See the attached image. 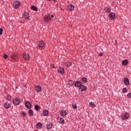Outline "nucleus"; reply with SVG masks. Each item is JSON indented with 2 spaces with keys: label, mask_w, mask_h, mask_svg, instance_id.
Returning <instances> with one entry per match:
<instances>
[{
  "label": "nucleus",
  "mask_w": 131,
  "mask_h": 131,
  "mask_svg": "<svg viewBox=\"0 0 131 131\" xmlns=\"http://www.w3.org/2000/svg\"><path fill=\"white\" fill-rule=\"evenodd\" d=\"M129 113L126 112L122 114L121 118L122 120H125L126 119H128V118H129Z\"/></svg>",
  "instance_id": "f257e3e1"
},
{
  "label": "nucleus",
  "mask_w": 131,
  "mask_h": 131,
  "mask_svg": "<svg viewBox=\"0 0 131 131\" xmlns=\"http://www.w3.org/2000/svg\"><path fill=\"white\" fill-rule=\"evenodd\" d=\"M87 89L88 88L86 86L81 84V86H80L79 90L80 92H84V91H86Z\"/></svg>",
  "instance_id": "f03ea898"
},
{
  "label": "nucleus",
  "mask_w": 131,
  "mask_h": 131,
  "mask_svg": "<svg viewBox=\"0 0 131 131\" xmlns=\"http://www.w3.org/2000/svg\"><path fill=\"white\" fill-rule=\"evenodd\" d=\"M13 7L15 9L19 8L20 7V2L19 1H16L13 3Z\"/></svg>",
  "instance_id": "7ed1b4c3"
},
{
  "label": "nucleus",
  "mask_w": 131,
  "mask_h": 131,
  "mask_svg": "<svg viewBox=\"0 0 131 131\" xmlns=\"http://www.w3.org/2000/svg\"><path fill=\"white\" fill-rule=\"evenodd\" d=\"M108 17L111 20H114L115 19V14L113 12H111L108 14Z\"/></svg>",
  "instance_id": "20e7f679"
},
{
  "label": "nucleus",
  "mask_w": 131,
  "mask_h": 131,
  "mask_svg": "<svg viewBox=\"0 0 131 131\" xmlns=\"http://www.w3.org/2000/svg\"><path fill=\"white\" fill-rule=\"evenodd\" d=\"M58 72L60 74H64V68H63V67H59V69H58Z\"/></svg>",
  "instance_id": "39448f33"
},
{
  "label": "nucleus",
  "mask_w": 131,
  "mask_h": 131,
  "mask_svg": "<svg viewBox=\"0 0 131 131\" xmlns=\"http://www.w3.org/2000/svg\"><path fill=\"white\" fill-rule=\"evenodd\" d=\"M20 103V100L18 98H15L13 99V104L14 105H18Z\"/></svg>",
  "instance_id": "423d86ee"
},
{
  "label": "nucleus",
  "mask_w": 131,
  "mask_h": 131,
  "mask_svg": "<svg viewBox=\"0 0 131 131\" xmlns=\"http://www.w3.org/2000/svg\"><path fill=\"white\" fill-rule=\"evenodd\" d=\"M53 127V123L50 122L47 124V129H51Z\"/></svg>",
  "instance_id": "0eeeda50"
},
{
  "label": "nucleus",
  "mask_w": 131,
  "mask_h": 131,
  "mask_svg": "<svg viewBox=\"0 0 131 131\" xmlns=\"http://www.w3.org/2000/svg\"><path fill=\"white\" fill-rule=\"evenodd\" d=\"M25 106L26 107V108H27L28 109H30L31 108V103H30V102L29 101H27L25 103Z\"/></svg>",
  "instance_id": "6e6552de"
},
{
  "label": "nucleus",
  "mask_w": 131,
  "mask_h": 131,
  "mask_svg": "<svg viewBox=\"0 0 131 131\" xmlns=\"http://www.w3.org/2000/svg\"><path fill=\"white\" fill-rule=\"evenodd\" d=\"M10 107H11L10 103L7 102L4 103V108H5V109H9Z\"/></svg>",
  "instance_id": "1a4fd4ad"
},
{
  "label": "nucleus",
  "mask_w": 131,
  "mask_h": 131,
  "mask_svg": "<svg viewBox=\"0 0 131 131\" xmlns=\"http://www.w3.org/2000/svg\"><path fill=\"white\" fill-rule=\"evenodd\" d=\"M124 83L125 84V85H129V79H128L127 78H125L124 79Z\"/></svg>",
  "instance_id": "9d476101"
},
{
  "label": "nucleus",
  "mask_w": 131,
  "mask_h": 131,
  "mask_svg": "<svg viewBox=\"0 0 131 131\" xmlns=\"http://www.w3.org/2000/svg\"><path fill=\"white\" fill-rule=\"evenodd\" d=\"M81 82L80 81H77L75 83V86L76 88H80L81 86Z\"/></svg>",
  "instance_id": "9b49d317"
},
{
  "label": "nucleus",
  "mask_w": 131,
  "mask_h": 131,
  "mask_svg": "<svg viewBox=\"0 0 131 131\" xmlns=\"http://www.w3.org/2000/svg\"><path fill=\"white\" fill-rule=\"evenodd\" d=\"M23 57L25 60H28V59H29V54H28V53H24Z\"/></svg>",
  "instance_id": "f8f14e48"
},
{
  "label": "nucleus",
  "mask_w": 131,
  "mask_h": 131,
  "mask_svg": "<svg viewBox=\"0 0 131 131\" xmlns=\"http://www.w3.org/2000/svg\"><path fill=\"white\" fill-rule=\"evenodd\" d=\"M50 20H51V17L50 16V15L46 16L44 18V22H49Z\"/></svg>",
  "instance_id": "ddd939ff"
},
{
  "label": "nucleus",
  "mask_w": 131,
  "mask_h": 131,
  "mask_svg": "<svg viewBox=\"0 0 131 131\" xmlns=\"http://www.w3.org/2000/svg\"><path fill=\"white\" fill-rule=\"evenodd\" d=\"M36 128L40 129L42 128V124L40 122H38L36 124Z\"/></svg>",
  "instance_id": "4468645a"
},
{
  "label": "nucleus",
  "mask_w": 131,
  "mask_h": 131,
  "mask_svg": "<svg viewBox=\"0 0 131 131\" xmlns=\"http://www.w3.org/2000/svg\"><path fill=\"white\" fill-rule=\"evenodd\" d=\"M35 90L37 92V93H39V92L41 91V87H40V86L39 85L36 86L35 87Z\"/></svg>",
  "instance_id": "2eb2a0df"
},
{
  "label": "nucleus",
  "mask_w": 131,
  "mask_h": 131,
  "mask_svg": "<svg viewBox=\"0 0 131 131\" xmlns=\"http://www.w3.org/2000/svg\"><path fill=\"white\" fill-rule=\"evenodd\" d=\"M68 8L69 10H70V11H73V10H74V5H68Z\"/></svg>",
  "instance_id": "dca6fc26"
},
{
  "label": "nucleus",
  "mask_w": 131,
  "mask_h": 131,
  "mask_svg": "<svg viewBox=\"0 0 131 131\" xmlns=\"http://www.w3.org/2000/svg\"><path fill=\"white\" fill-rule=\"evenodd\" d=\"M49 114V111L48 110H45L42 111L43 116H47Z\"/></svg>",
  "instance_id": "f3484780"
},
{
  "label": "nucleus",
  "mask_w": 131,
  "mask_h": 131,
  "mask_svg": "<svg viewBox=\"0 0 131 131\" xmlns=\"http://www.w3.org/2000/svg\"><path fill=\"white\" fill-rule=\"evenodd\" d=\"M24 18L25 19H29V13H27V12H25L24 13Z\"/></svg>",
  "instance_id": "a211bd4d"
},
{
  "label": "nucleus",
  "mask_w": 131,
  "mask_h": 131,
  "mask_svg": "<svg viewBox=\"0 0 131 131\" xmlns=\"http://www.w3.org/2000/svg\"><path fill=\"white\" fill-rule=\"evenodd\" d=\"M104 11L105 13H110L111 12V8L106 7L104 8Z\"/></svg>",
  "instance_id": "6ab92c4d"
},
{
  "label": "nucleus",
  "mask_w": 131,
  "mask_h": 131,
  "mask_svg": "<svg viewBox=\"0 0 131 131\" xmlns=\"http://www.w3.org/2000/svg\"><path fill=\"white\" fill-rule=\"evenodd\" d=\"M31 9L32 11H35V12H36V11H37V8L36 7V6H35L34 5H32L31 6Z\"/></svg>",
  "instance_id": "aec40b11"
},
{
  "label": "nucleus",
  "mask_w": 131,
  "mask_h": 131,
  "mask_svg": "<svg viewBox=\"0 0 131 131\" xmlns=\"http://www.w3.org/2000/svg\"><path fill=\"white\" fill-rule=\"evenodd\" d=\"M68 84L70 85V86H72V85L74 84V82L72 80H69L68 81Z\"/></svg>",
  "instance_id": "412c9836"
},
{
  "label": "nucleus",
  "mask_w": 131,
  "mask_h": 131,
  "mask_svg": "<svg viewBox=\"0 0 131 131\" xmlns=\"http://www.w3.org/2000/svg\"><path fill=\"white\" fill-rule=\"evenodd\" d=\"M57 119L59 122H60V123H64L65 121L64 120V119H63L62 118H58Z\"/></svg>",
  "instance_id": "4be33fe9"
},
{
  "label": "nucleus",
  "mask_w": 131,
  "mask_h": 131,
  "mask_svg": "<svg viewBox=\"0 0 131 131\" xmlns=\"http://www.w3.org/2000/svg\"><path fill=\"white\" fill-rule=\"evenodd\" d=\"M71 65H72V62H71V61H67L66 62V66H67V67H70Z\"/></svg>",
  "instance_id": "5701e85b"
},
{
  "label": "nucleus",
  "mask_w": 131,
  "mask_h": 131,
  "mask_svg": "<svg viewBox=\"0 0 131 131\" xmlns=\"http://www.w3.org/2000/svg\"><path fill=\"white\" fill-rule=\"evenodd\" d=\"M28 113L30 116H33V111L32 109L29 110Z\"/></svg>",
  "instance_id": "b1692460"
},
{
  "label": "nucleus",
  "mask_w": 131,
  "mask_h": 131,
  "mask_svg": "<svg viewBox=\"0 0 131 131\" xmlns=\"http://www.w3.org/2000/svg\"><path fill=\"white\" fill-rule=\"evenodd\" d=\"M60 112L61 113V115H63V116L67 115V112H66V111L64 110H61Z\"/></svg>",
  "instance_id": "393cba45"
},
{
  "label": "nucleus",
  "mask_w": 131,
  "mask_h": 131,
  "mask_svg": "<svg viewBox=\"0 0 131 131\" xmlns=\"http://www.w3.org/2000/svg\"><path fill=\"white\" fill-rule=\"evenodd\" d=\"M128 63V61H127V59H124L122 61V64L125 66L126 65H127V63Z\"/></svg>",
  "instance_id": "a878e982"
},
{
  "label": "nucleus",
  "mask_w": 131,
  "mask_h": 131,
  "mask_svg": "<svg viewBox=\"0 0 131 131\" xmlns=\"http://www.w3.org/2000/svg\"><path fill=\"white\" fill-rule=\"evenodd\" d=\"M11 58H12V59H13V60H15V59H17V54H12L11 55Z\"/></svg>",
  "instance_id": "bb28decb"
},
{
  "label": "nucleus",
  "mask_w": 131,
  "mask_h": 131,
  "mask_svg": "<svg viewBox=\"0 0 131 131\" xmlns=\"http://www.w3.org/2000/svg\"><path fill=\"white\" fill-rule=\"evenodd\" d=\"M87 81H88V79H86V78H85V77H83V78H82V82L83 83H86Z\"/></svg>",
  "instance_id": "cd10ccee"
},
{
  "label": "nucleus",
  "mask_w": 131,
  "mask_h": 131,
  "mask_svg": "<svg viewBox=\"0 0 131 131\" xmlns=\"http://www.w3.org/2000/svg\"><path fill=\"white\" fill-rule=\"evenodd\" d=\"M43 46H45V42L40 41L39 45V48H42Z\"/></svg>",
  "instance_id": "c85d7f7f"
},
{
  "label": "nucleus",
  "mask_w": 131,
  "mask_h": 131,
  "mask_svg": "<svg viewBox=\"0 0 131 131\" xmlns=\"http://www.w3.org/2000/svg\"><path fill=\"white\" fill-rule=\"evenodd\" d=\"M89 105L91 107V108H94L96 107V106L95 105V103L94 102H90Z\"/></svg>",
  "instance_id": "c756f323"
},
{
  "label": "nucleus",
  "mask_w": 131,
  "mask_h": 131,
  "mask_svg": "<svg viewBox=\"0 0 131 131\" xmlns=\"http://www.w3.org/2000/svg\"><path fill=\"white\" fill-rule=\"evenodd\" d=\"M122 92H123V94H125V93H127V89H126V88H124L123 89Z\"/></svg>",
  "instance_id": "7c9ffc66"
},
{
  "label": "nucleus",
  "mask_w": 131,
  "mask_h": 131,
  "mask_svg": "<svg viewBox=\"0 0 131 131\" xmlns=\"http://www.w3.org/2000/svg\"><path fill=\"white\" fill-rule=\"evenodd\" d=\"M6 99H7V101H11V96H10L9 95L7 96L6 97Z\"/></svg>",
  "instance_id": "2f4dec72"
},
{
  "label": "nucleus",
  "mask_w": 131,
  "mask_h": 131,
  "mask_svg": "<svg viewBox=\"0 0 131 131\" xmlns=\"http://www.w3.org/2000/svg\"><path fill=\"white\" fill-rule=\"evenodd\" d=\"M72 107L74 109H77V105L76 104H73Z\"/></svg>",
  "instance_id": "473e14b6"
},
{
  "label": "nucleus",
  "mask_w": 131,
  "mask_h": 131,
  "mask_svg": "<svg viewBox=\"0 0 131 131\" xmlns=\"http://www.w3.org/2000/svg\"><path fill=\"white\" fill-rule=\"evenodd\" d=\"M38 108H39V106L38 105H36L35 106V110H36L37 111L38 110Z\"/></svg>",
  "instance_id": "72a5a7b5"
},
{
  "label": "nucleus",
  "mask_w": 131,
  "mask_h": 131,
  "mask_svg": "<svg viewBox=\"0 0 131 131\" xmlns=\"http://www.w3.org/2000/svg\"><path fill=\"white\" fill-rule=\"evenodd\" d=\"M3 31H4V30H3V29L1 28L0 29V35H2V34H3Z\"/></svg>",
  "instance_id": "f704fd0d"
},
{
  "label": "nucleus",
  "mask_w": 131,
  "mask_h": 131,
  "mask_svg": "<svg viewBox=\"0 0 131 131\" xmlns=\"http://www.w3.org/2000/svg\"><path fill=\"white\" fill-rule=\"evenodd\" d=\"M3 58H4L5 59H7L8 58V55L7 54H4V55L3 56Z\"/></svg>",
  "instance_id": "c9c22d12"
},
{
  "label": "nucleus",
  "mask_w": 131,
  "mask_h": 131,
  "mask_svg": "<svg viewBox=\"0 0 131 131\" xmlns=\"http://www.w3.org/2000/svg\"><path fill=\"white\" fill-rule=\"evenodd\" d=\"M21 115H23V116H26V113L22 112L21 113Z\"/></svg>",
  "instance_id": "e433bc0d"
},
{
  "label": "nucleus",
  "mask_w": 131,
  "mask_h": 131,
  "mask_svg": "<svg viewBox=\"0 0 131 131\" xmlns=\"http://www.w3.org/2000/svg\"><path fill=\"white\" fill-rule=\"evenodd\" d=\"M127 97H128V98H129V99H130V98H131V93H128V94H127Z\"/></svg>",
  "instance_id": "4c0bfd02"
},
{
  "label": "nucleus",
  "mask_w": 131,
  "mask_h": 131,
  "mask_svg": "<svg viewBox=\"0 0 131 131\" xmlns=\"http://www.w3.org/2000/svg\"><path fill=\"white\" fill-rule=\"evenodd\" d=\"M103 55H104V54L103 53H102V52L99 53V56L100 57H102V56H103Z\"/></svg>",
  "instance_id": "58836bf2"
},
{
  "label": "nucleus",
  "mask_w": 131,
  "mask_h": 131,
  "mask_svg": "<svg viewBox=\"0 0 131 131\" xmlns=\"http://www.w3.org/2000/svg\"><path fill=\"white\" fill-rule=\"evenodd\" d=\"M53 3H56L57 2V0H53Z\"/></svg>",
  "instance_id": "ea45409f"
},
{
  "label": "nucleus",
  "mask_w": 131,
  "mask_h": 131,
  "mask_svg": "<svg viewBox=\"0 0 131 131\" xmlns=\"http://www.w3.org/2000/svg\"><path fill=\"white\" fill-rule=\"evenodd\" d=\"M51 18H54V15H51Z\"/></svg>",
  "instance_id": "a19ab883"
},
{
  "label": "nucleus",
  "mask_w": 131,
  "mask_h": 131,
  "mask_svg": "<svg viewBox=\"0 0 131 131\" xmlns=\"http://www.w3.org/2000/svg\"><path fill=\"white\" fill-rule=\"evenodd\" d=\"M48 1V2H50V1H51V0H47Z\"/></svg>",
  "instance_id": "79ce46f5"
}]
</instances>
